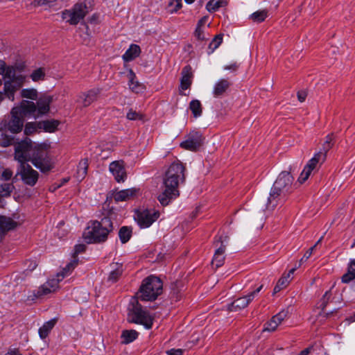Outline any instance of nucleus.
I'll return each instance as SVG.
<instances>
[{
  "instance_id": "1",
  "label": "nucleus",
  "mask_w": 355,
  "mask_h": 355,
  "mask_svg": "<svg viewBox=\"0 0 355 355\" xmlns=\"http://www.w3.org/2000/svg\"><path fill=\"white\" fill-rule=\"evenodd\" d=\"M32 143L26 139L18 143L15 146V158L19 162L17 176L22 182L29 187H34L39 179V173L27 163L31 158Z\"/></svg>"
},
{
  "instance_id": "2",
  "label": "nucleus",
  "mask_w": 355,
  "mask_h": 355,
  "mask_svg": "<svg viewBox=\"0 0 355 355\" xmlns=\"http://www.w3.org/2000/svg\"><path fill=\"white\" fill-rule=\"evenodd\" d=\"M185 167L180 162L172 163L164 178V189L158 196V200L163 206L168 205L171 200L180 195L178 187L185 181Z\"/></svg>"
},
{
  "instance_id": "3",
  "label": "nucleus",
  "mask_w": 355,
  "mask_h": 355,
  "mask_svg": "<svg viewBox=\"0 0 355 355\" xmlns=\"http://www.w3.org/2000/svg\"><path fill=\"white\" fill-rule=\"evenodd\" d=\"M293 178L288 171H282L274 182L267 199L266 209L272 210L277 207L281 199L291 191Z\"/></svg>"
},
{
  "instance_id": "4",
  "label": "nucleus",
  "mask_w": 355,
  "mask_h": 355,
  "mask_svg": "<svg viewBox=\"0 0 355 355\" xmlns=\"http://www.w3.org/2000/svg\"><path fill=\"white\" fill-rule=\"evenodd\" d=\"M113 230V223L110 218L104 217L101 221H92L84 232L83 237L88 243L104 242Z\"/></svg>"
},
{
  "instance_id": "5",
  "label": "nucleus",
  "mask_w": 355,
  "mask_h": 355,
  "mask_svg": "<svg viewBox=\"0 0 355 355\" xmlns=\"http://www.w3.org/2000/svg\"><path fill=\"white\" fill-rule=\"evenodd\" d=\"M77 265L78 260L74 259L71 261L62 269L61 272L57 274V278L49 279L40 286L37 291H33L32 293L28 296L27 300L33 301L35 299L41 298L57 291L59 288L60 282L65 276L69 275Z\"/></svg>"
},
{
  "instance_id": "6",
  "label": "nucleus",
  "mask_w": 355,
  "mask_h": 355,
  "mask_svg": "<svg viewBox=\"0 0 355 355\" xmlns=\"http://www.w3.org/2000/svg\"><path fill=\"white\" fill-rule=\"evenodd\" d=\"M94 2V0H84L75 3L70 9L62 12V19L70 25H77L93 10Z\"/></svg>"
},
{
  "instance_id": "7",
  "label": "nucleus",
  "mask_w": 355,
  "mask_h": 355,
  "mask_svg": "<svg viewBox=\"0 0 355 355\" xmlns=\"http://www.w3.org/2000/svg\"><path fill=\"white\" fill-rule=\"evenodd\" d=\"M163 283L154 275L145 278L140 286L137 298L141 301H154L162 293Z\"/></svg>"
},
{
  "instance_id": "8",
  "label": "nucleus",
  "mask_w": 355,
  "mask_h": 355,
  "mask_svg": "<svg viewBox=\"0 0 355 355\" xmlns=\"http://www.w3.org/2000/svg\"><path fill=\"white\" fill-rule=\"evenodd\" d=\"M154 318L150 315L138 301L134 299L128 309V320L131 323L144 325L146 329L152 328Z\"/></svg>"
},
{
  "instance_id": "9",
  "label": "nucleus",
  "mask_w": 355,
  "mask_h": 355,
  "mask_svg": "<svg viewBox=\"0 0 355 355\" xmlns=\"http://www.w3.org/2000/svg\"><path fill=\"white\" fill-rule=\"evenodd\" d=\"M30 161L42 173H47L53 168V163L44 150H35L32 146Z\"/></svg>"
},
{
  "instance_id": "10",
  "label": "nucleus",
  "mask_w": 355,
  "mask_h": 355,
  "mask_svg": "<svg viewBox=\"0 0 355 355\" xmlns=\"http://www.w3.org/2000/svg\"><path fill=\"white\" fill-rule=\"evenodd\" d=\"M159 215V211L146 209L136 211L135 218L141 228H147L158 219Z\"/></svg>"
},
{
  "instance_id": "11",
  "label": "nucleus",
  "mask_w": 355,
  "mask_h": 355,
  "mask_svg": "<svg viewBox=\"0 0 355 355\" xmlns=\"http://www.w3.org/2000/svg\"><path fill=\"white\" fill-rule=\"evenodd\" d=\"M9 78V80L4 83L3 92L7 98L13 101L15 100V93L24 85L25 76L22 75L15 76L14 71Z\"/></svg>"
},
{
  "instance_id": "12",
  "label": "nucleus",
  "mask_w": 355,
  "mask_h": 355,
  "mask_svg": "<svg viewBox=\"0 0 355 355\" xmlns=\"http://www.w3.org/2000/svg\"><path fill=\"white\" fill-rule=\"evenodd\" d=\"M263 285H261L256 290L251 292L248 295L235 300L233 302L228 305V310L230 311H238L248 306V304L254 300L255 296L261 291Z\"/></svg>"
},
{
  "instance_id": "13",
  "label": "nucleus",
  "mask_w": 355,
  "mask_h": 355,
  "mask_svg": "<svg viewBox=\"0 0 355 355\" xmlns=\"http://www.w3.org/2000/svg\"><path fill=\"white\" fill-rule=\"evenodd\" d=\"M228 236H220L218 239L214 241V245L216 247L218 246V244L220 243V245L216 250L211 263L213 266H215L216 268H219L223 265L225 261V252L226 248V245L224 244L225 241H227Z\"/></svg>"
},
{
  "instance_id": "14",
  "label": "nucleus",
  "mask_w": 355,
  "mask_h": 355,
  "mask_svg": "<svg viewBox=\"0 0 355 355\" xmlns=\"http://www.w3.org/2000/svg\"><path fill=\"white\" fill-rule=\"evenodd\" d=\"M202 135L198 132H190L187 139L180 144V146L188 150L196 151L202 144Z\"/></svg>"
},
{
  "instance_id": "15",
  "label": "nucleus",
  "mask_w": 355,
  "mask_h": 355,
  "mask_svg": "<svg viewBox=\"0 0 355 355\" xmlns=\"http://www.w3.org/2000/svg\"><path fill=\"white\" fill-rule=\"evenodd\" d=\"M14 114H19L21 116L27 115H37V106L35 103L29 101H22L19 107L12 108Z\"/></svg>"
},
{
  "instance_id": "16",
  "label": "nucleus",
  "mask_w": 355,
  "mask_h": 355,
  "mask_svg": "<svg viewBox=\"0 0 355 355\" xmlns=\"http://www.w3.org/2000/svg\"><path fill=\"white\" fill-rule=\"evenodd\" d=\"M109 170L117 182H123L125 180L127 173L123 162H112L109 166Z\"/></svg>"
},
{
  "instance_id": "17",
  "label": "nucleus",
  "mask_w": 355,
  "mask_h": 355,
  "mask_svg": "<svg viewBox=\"0 0 355 355\" xmlns=\"http://www.w3.org/2000/svg\"><path fill=\"white\" fill-rule=\"evenodd\" d=\"M24 126V118L19 114H14L11 111V119L5 124V128L12 133H18L21 131Z\"/></svg>"
},
{
  "instance_id": "18",
  "label": "nucleus",
  "mask_w": 355,
  "mask_h": 355,
  "mask_svg": "<svg viewBox=\"0 0 355 355\" xmlns=\"http://www.w3.org/2000/svg\"><path fill=\"white\" fill-rule=\"evenodd\" d=\"M100 92L99 88L92 89L87 92L80 94L78 96V101L83 107H87L97 100Z\"/></svg>"
},
{
  "instance_id": "19",
  "label": "nucleus",
  "mask_w": 355,
  "mask_h": 355,
  "mask_svg": "<svg viewBox=\"0 0 355 355\" xmlns=\"http://www.w3.org/2000/svg\"><path fill=\"white\" fill-rule=\"evenodd\" d=\"M180 87L182 89L186 90L191 85L193 78L192 68L190 65L183 67L181 72Z\"/></svg>"
},
{
  "instance_id": "20",
  "label": "nucleus",
  "mask_w": 355,
  "mask_h": 355,
  "mask_svg": "<svg viewBox=\"0 0 355 355\" xmlns=\"http://www.w3.org/2000/svg\"><path fill=\"white\" fill-rule=\"evenodd\" d=\"M139 190L135 188L121 190L114 194V199L116 202H122L132 199L137 196Z\"/></svg>"
},
{
  "instance_id": "21",
  "label": "nucleus",
  "mask_w": 355,
  "mask_h": 355,
  "mask_svg": "<svg viewBox=\"0 0 355 355\" xmlns=\"http://www.w3.org/2000/svg\"><path fill=\"white\" fill-rule=\"evenodd\" d=\"M51 100V96H44L39 98L37 101V115H35V118L49 112Z\"/></svg>"
},
{
  "instance_id": "22",
  "label": "nucleus",
  "mask_w": 355,
  "mask_h": 355,
  "mask_svg": "<svg viewBox=\"0 0 355 355\" xmlns=\"http://www.w3.org/2000/svg\"><path fill=\"white\" fill-rule=\"evenodd\" d=\"M20 223L6 216H0V232L4 233L17 227Z\"/></svg>"
},
{
  "instance_id": "23",
  "label": "nucleus",
  "mask_w": 355,
  "mask_h": 355,
  "mask_svg": "<svg viewBox=\"0 0 355 355\" xmlns=\"http://www.w3.org/2000/svg\"><path fill=\"white\" fill-rule=\"evenodd\" d=\"M231 83L227 79H220L215 83L214 86V96L215 97L221 96L224 93H225L227 91Z\"/></svg>"
},
{
  "instance_id": "24",
  "label": "nucleus",
  "mask_w": 355,
  "mask_h": 355,
  "mask_svg": "<svg viewBox=\"0 0 355 355\" xmlns=\"http://www.w3.org/2000/svg\"><path fill=\"white\" fill-rule=\"evenodd\" d=\"M296 267L291 269L286 275H283L277 282L276 286L273 289V294L279 292L282 289L286 288L291 279V275L294 273Z\"/></svg>"
},
{
  "instance_id": "25",
  "label": "nucleus",
  "mask_w": 355,
  "mask_h": 355,
  "mask_svg": "<svg viewBox=\"0 0 355 355\" xmlns=\"http://www.w3.org/2000/svg\"><path fill=\"white\" fill-rule=\"evenodd\" d=\"M128 77L129 79V87L130 89L135 93H140L142 92L144 89V86L141 84L139 82L136 80V75L133 72L132 69L129 71L128 74Z\"/></svg>"
},
{
  "instance_id": "26",
  "label": "nucleus",
  "mask_w": 355,
  "mask_h": 355,
  "mask_svg": "<svg viewBox=\"0 0 355 355\" xmlns=\"http://www.w3.org/2000/svg\"><path fill=\"white\" fill-rule=\"evenodd\" d=\"M58 321V318H53L46 322L39 329L38 333L40 338L45 339L55 327Z\"/></svg>"
},
{
  "instance_id": "27",
  "label": "nucleus",
  "mask_w": 355,
  "mask_h": 355,
  "mask_svg": "<svg viewBox=\"0 0 355 355\" xmlns=\"http://www.w3.org/2000/svg\"><path fill=\"white\" fill-rule=\"evenodd\" d=\"M140 53L141 49L139 46L137 44H131L129 49L123 55V59L126 62L131 61L137 58Z\"/></svg>"
},
{
  "instance_id": "28",
  "label": "nucleus",
  "mask_w": 355,
  "mask_h": 355,
  "mask_svg": "<svg viewBox=\"0 0 355 355\" xmlns=\"http://www.w3.org/2000/svg\"><path fill=\"white\" fill-rule=\"evenodd\" d=\"M325 160L326 155L322 153H316L306 165L314 170L318 164L321 165Z\"/></svg>"
},
{
  "instance_id": "29",
  "label": "nucleus",
  "mask_w": 355,
  "mask_h": 355,
  "mask_svg": "<svg viewBox=\"0 0 355 355\" xmlns=\"http://www.w3.org/2000/svg\"><path fill=\"white\" fill-rule=\"evenodd\" d=\"M59 125V121L56 120H46L39 122V129H43L46 132H54Z\"/></svg>"
},
{
  "instance_id": "30",
  "label": "nucleus",
  "mask_w": 355,
  "mask_h": 355,
  "mask_svg": "<svg viewBox=\"0 0 355 355\" xmlns=\"http://www.w3.org/2000/svg\"><path fill=\"white\" fill-rule=\"evenodd\" d=\"M138 332L135 330H124L121 334L122 343L128 344L134 341L138 337Z\"/></svg>"
},
{
  "instance_id": "31",
  "label": "nucleus",
  "mask_w": 355,
  "mask_h": 355,
  "mask_svg": "<svg viewBox=\"0 0 355 355\" xmlns=\"http://www.w3.org/2000/svg\"><path fill=\"white\" fill-rule=\"evenodd\" d=\"M88 168V160L87 159H83L80 160L77 168V178L78 180H83L87 173Z\"/></svg>"
},
{
  "instance_id": "32",
  "label": "nucleus",
  "mask_w": 355,
  "mask_h": 355,
  "mask_svg": "<svg viewBox=\"0 0 355 355\" xmlns=\"http://www.w3.org/2000/svg\"><path fill=\"white\" fill-rule=\"evenodd\" d=\"M123 272V267L121 264L115 263L114 268L110 272L108 281L114 283L116 282L119 277L122 275Z\"/></svg>"
},
{
  "instance_id": "33",
  "label": "nucleus",
  "mask_w": 355,
  "mask_h": 355,
  "mask_svg": "<svg viewBox=\"0 0 355 355\" xmlns=\"http://www.w3.org/2000/svg\"><path fill=\"white\" fill-rule=\"evenodd\" d=\"M131 235H132V228L131 227H129L127 226H123V227H121V229L119 230V236L121 241L123 243H125L126 242H128L130 240Z\"/></svg>"
},
{
  "instance_id": "34",
  "label": "nucleus",
  "mask_w": 355,
  "mask_h": 355,
  "mask_svg": "<svg viewBox=\"0 0 355 355\" xmlns=\"http://www.w3.org/2000/svg\"><path fill=\"white\" fill-rule=\"evenodd\" d=\"M14 72V67L11 66H6V62L0 60V75L3 76L4 78H10Z\"/></svg>"
},
{
  "instance_id": "35",
  "label": "nucleus",
  "mask_w": 355,
  "mask_h": 355,
  "mask_svg": "<svg viewBox=\"0 0 355 355\" xmlns=\"http://www.w3.org/2000/svg\"><path fill=\"white\" fill-rule=\"evenodd\" d=\"M189 108L194 117H198L202 114V105L198 100H192L189 103Z\"/></svg>"
},
{
  "instance_id": "36",
  "label": "nucleus",
  "mask_w": 355,
  "mask_h": 355,
  "mask_svg": "<svg viewBox=\"0 0 355 355\" xmlns=\"http://www.w3.org/2000/svg\"><path fill=\"white\" fill-rule=\"evenodd\" d=\"M14 143L15 138L12 135H7L1 131L0 146L7 147L12 145Z\"/></svg>"
},
{
  "instance_id": "37",
  "label": "nucleus",
  "mask_w": 355,
  "mask_h": 355,
  "mask_svg": "<svg viewBox=\"0 0 355 355\" xmlns=\"http://www.w3.org/2000/svg\"><path fill=\"white\" fill-rule=\"evenodd\" d=\"M45 71L44 68H38L33 71L31 74L30 75L31 78L34 82H37L40 80H44L45 78Z\"/></svg>"
},
{
  "instance_id": "38",
  "label": "nucleus",
  "mask_w": 355,
  "mask_h": 355,
  "mask_svg": "<svg viewBox=\"0 0 355 355\" xmlns=\"http://www.w3.org/2000/svg\"><path fill=\"white\" fill-rule=\"evenodd\" d=\"M268 16V12L266 10H259L250 15V19L257 23L262 22Z\"/></svg>"
},
{
  "instance_id": "39",
  "label": "nucleus",
  "mask_w": 355,
  "mask_h": 355,
  "mask_svg": "<svg viewBox=\"0 0 355 355\" xmlns=\"http://www.w3.org/2000/svg\"><path fill=\"white\" fill-rule=\"evenodd\" d=\"M222 6V0H210L206 5V9L209 12H213L216 11Z\"/></svg>"
},
{
  "instance_id": "40",
  "label": "nucleus",
  "mask_w": 355,
  "mask_h": 355,
  "mask_svg": "<svg viewBox=\"0 0 355 355\" xmlns=\"http://www.w3.org/2000/svg\"><path fill=\"white\" fill-rule=\"evenodd\" d=\"M21 96L23 98L35 100L37 98V92L35 89H24L21 91Z\"/></svg>"
},
{
  "instance_id": "41",
  "label": "nucleus",
  "mask_w": 355,
  "mask_h": 355,
  "mask_svg": "<svg viewBox=\"0 0 355 355\" xmlns=\"http://www.w3.org/2000/svg\"><path fill=\"white\" fill-rule=\"evenodd\" d=\"M39 129V122L28 123L25 125L24 133L29 135L36 132Z\"/></svg>"
},
{
  "instance_id": "42",
  "label": "nucleus",
  "mask_w": 355,
  "mask_h": 355,
  "mask_svg": "<svg viewBox=\"0 0 355 355\" xmlns=\"http://www.w3.org/2000/svg\"><path fill=\"white\" fill-rule=\"evenodd\" d=\"M223 41V35L219 34L215 36V37L212 40L209 45V48L211 49V52H213L216 49H217Z\"/></svg>"
},
{
  "instance_id": "43",
  "label": "nucleus",
  "mask_w": 355,
  "mask_h": 355,
  "mask_svg": "<svg viewBox=\"0 0 355 355\" xmlns=\"http://www.w3.org/2000/svg\"><path fill=\"white\" fill-rule=\"evenodd\" d=\"M168 6L171 13L175 12L182 8V0H170Z\"/></svg>"
},
{
  "instance_id": "44",
  "label": "nucleus",
  "mask_w": 355,
  "mask_h": 355,
  "mask_svg": "<svg viewBox=\"0 0 355 355\" xmlns=\"http://www.w3.org/2000/svg\"><path fill=\"white\" fill-rule=\"evenodd\" d=\"M323 239V236L320 238V239L317 241V243L311 248H310L304 254L302 258L300 259V262L302 263L304 261H306L312 254L313 250L315 248L317 245L320 243Z\"/></svg>"
},
{
  "instance_id": "45",
  "label": "nucleus",
  "mask_w": 355,
  "mask_h": 355,
  "mask_svg": "<svg viewBox=\"0 0 355 355\" xmlns=\"http://www.w3.org/2000/svg\"><path fill=\"white\" fill-rule=\"evenodd\" d=\"M279 325L276 323L275 320L272 318L271 320L267 322L264 324L263 330L264 331H274L276 330Z\"/></svg>"
},
{
  "instance_id": "46",
  "label": "nucleus",
  "mask_w": 355,
  "mask_h": 355,
  "mask_svg": "<svg viewBox=\"0 0 355 355\" xmlns=\"http://www.w3.org/2000/svg\"><path fill=\"white\" fill-rule=\"evenodd\" d=\"M195 36L199 40H206L208 38L205 33V28H196L195 31Z\"/></svg>"
},
{
  "instance_id": "47",
  "label": "nucleus",
  "mask_w": 355,
  "mask_h": 355,
  "mask_svg": "<svg viewBox=\"0 0 355 355\" xmlns=\"http://www.w3.org/2000/svg\"><path fill=\"white\" fill-rule=\"evenodd\" d=\"M126 117L129 120H137L141 119V114L137 112L136 111L130 109L126 114Z\"/></svg>"
},
{
  "instance_id": "48",
  "label": "nucleus",
  "mask_w": 355,
  "mask_h": 355,
  "mask_svg": "<svg viewBox=\"0 0 355 355\" xmlns=\"http://www.w3.org/2000/svg\"><path fill=\"white\" fill-rule=\"evenodd\" d=\"M334 143L324 141L322 144V148L318 153H322L327 156V152L333 147Z\"/></svg>"
},
{
  "instance_id": "49",
  "label": "nucleus",
  "mask_w": 355,
  "mask_h": 355,
  "mask_svg": "<svg viewBox=\"0 0 355 355\" xmlns=\"http://www.w3.org/2000/svg\"><path fill=\"white\" fill-rule=\"evenodd\" d=\"M355 279V273L348 272L343 275L342 282L343 283H349Z\"/></svg>"
},
{
  "instance_id": "50",
  "label": "nucleus",
  "mask_w": 355,
  "mask_h": 355,
  "mask_svg": "<svg viewBox=\"0 0 355 355\" xmlns=\"http://www.w3.org/2000/svg\"><path fill=\"white\" fill-rule=\"evenodd\" d=\"M33 4L34 6H49L51 7L53 6V2L48 0H34Z\"/></svg>"
},
{
  "instance_id": "51",
  "label": "nucleus",
  "mask_w": 355,
  "mask_h": 355,
  "mask_svg": "<svg viewBox=\"0 0 355 355\" xmlns=\"http://www.w3.org/2000/svg\"><path fill=\"white\" fill-rule=\"evenodd\" d=\"M330 296H331L330 291H327L324 293V295H323V297H322V304L320 305V306H321L322 310H324V309L326 307Z\"/></svg>"
},
{
  "instance_id": "52",
  "label": "nucleus",
  "mask_w": 355,
  "mask_h": 355,
  "mask_svg": "<svg viewBox=\"0 0 355 355\" xmlns=\"http://www.w3.org/2000/svg\"><path fill=\"white\" fill-rule=\"evenodd\" d=\"M26 264L28 265V267H27L26 270H29V271H33L37 266V261H33V260H28V261H27Z\"/></svg>"
},
{
  "instance_id": "53",
  "label": "nucleus",
  "mask_w": 355,
  "mask_h": 355,
  "mask_svg": "<svg viewBox=\"0 0 355 355\" xmlns=\"http://www.w3.org/2000/svg\"><path fill=\"white\" fill-rule=\"evenodd\" d=\"M3 187V193L4 196L9 195L12 192V189L13 187L11 184H6Z\"/></svg>"
},
{
  "instance_id": "54",
  "label": "nucleus",
  "mask_w": 355,
  "mask_h": 355,
  "mask_svg": "<svg viewBox=\"0 0 355 355\" xmlns=\"http://www.w3.org/2000/svg\"><path fill=\"white\" fill-rule=\"evenodd\" d=\"M2 176L6 180H10L12 176V172L10 169H5L2 173Z\"/></svg>"
},
{
  "instance_id": "55",
  "label": "nucleus",
  "mask_w": 355,
  "mask_h": 355,
  "mask_svg": "<svg viewBox=\"0 0 355 355\" xmlns=\"http://www.w3.org/2000/svg\"><path fill=\"white\" fill-rule=\"evenodd\" d=\"M307 94L305 91H300L297 92V98L300 102H304L306 98Z\"/></svg>"
},
{
  "instance_id": "56",
  "label": "nucleus",
  "mask_w": 355,
  "mask_h": 355,
  "mask_svg": "<svg viewBox=\"0 0 355 355\" xmlns=\"http://www.w3.org/2000/svg\"><path fill=\"white\" fill-rule=\"evenodd\" d=\"M86 246L84 244H78L75 246V253L80 254L85 250Z\"/></svg>"
},
{
  "instance_id": "57",
  "label": "nucleus",
  "mask_w": 355,
  "mask_h": 355,
  "mask_svg": "<svg viewBox=\"0 0 355 355\" xmlns=\"http://www.w3.org/2000/svg\"><path fill=\"white\" fill-rule=\"evenodd\" d=\"M309 176L306 175L305 173L302 171L301 174L300 175V177L298 178V182L301 184L304 183L305 181L308 180Z\"/></svg>"
},
{
  "instance_id": "58",
  "label": "nucleus",
  "mask_w": 355,
  "mask_h": 355,
  "mask_svg": "<svg viewBox=\"0 0 355 355\" xmlns=\"http://www.w3.org/2000/svg\"><path fill=\"white\" fill-rule=\"evenodd\" d=\"M208 17H202L198 22L197 27L196 28H205V25L207 21Z\"/></svg>"
},
{
  "instance_id": "59",
  "label": "nucleus",
  "mask_w": 355,
  "mask_h": 355,
  "mask_svg": "<svg viewBox=\"0 0 355 355\" xmlns=\"http://www.w3.org/2000/svg\"><path fill=\"white\" fill-rule=\"evenodd\" d=\"M167 354L168 355H182V350L180 349H172L167 351Z\"/></svg>"
},
{
  "instance_id": "60",
  "label": "nucleus",
  "mask_w": 355,
  "mask_h": 355,
  "mask_svg": "<svg viewBox=\"0 0 355 355\" xmlns=\"http://www.w3.org/2000/svg\"><path fill=\"white\" fill-rule=\"evenodd\" d=\"M276 317H278L280 320H284L285 318L288 316V311H282L277 314L275 315Z\"/></svg>"
},
{
  "instance_id": "61",
  "label": "nucleus",
  "mask_w": 355,
  "mask_h": 355,
  "mask_svg": "<svg viewBox=\"0 0 355 355\" xmlns=\"http://www.w3.org/2000/svg\"><path fill=\"white\" fill-rule=\"evenodd\" d=\"M238 68V64L236 63L232 64L230 65H227L224 67L225 70H232L236 71Z\"/></svg>"
},
{
  "instance_id": "62",
  "label": "nucleus",
  "mask_w": 355,
  "mask_h": 355,
  "mask_svg": "<svg viewBox=\"0 0 355 355\" xmlns=\"http://www.w3.org/2000/svg\"><path fill=\"white\" fill-rule=\"evenodd\" d=\"M5 355H20V352L17 349H11L8 351Z\"/></svg>"
},
{
  "instance_id": "63",
  "label": "nucleus",
  "mask_w": 355,
  "mask_h": 355,
  "mask_svg": "<svg viewBox=\"0 0 355 355\" xmlns=\"http://www.w3.org/2000/svg\"><path fill=\"white\" fill-rule=\"evenodd\" d=\"M313 171V169H311V168L309 166L306 165L302 171L304 173H305L306 175H308L309 176H310V175Z\"/></svg>"
},
{
  "instance_id": "64",
  "label": "nucleus",
  "mask_w": 355,
  "mask_h": 355,
  "mask_svg": "<svg viewBox=\"0 0 355 355\" xmlns=\"http://www.w3.org/2000/svg\"><path fill=\"white\" fill-rule=\"evenodd\" d=\"M311 350V347L306 348L305 349L302 350L299 355H308Z\"/></svg>"
}]
</instances>
